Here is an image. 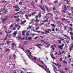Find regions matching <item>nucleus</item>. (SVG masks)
Here are the masks:
<instances>
[{
  "label": "nucleus",
  "mask_w": 73,
  "mask_h": 73,
  "mask_svg": "<svg viewBox=\"0 0 73 73\" xmlns=\"http://www.w3.org/2000/svg\"><path fill=\"white\" fill-rule=\"evenodd\" d=\"M9 16H5L4 17V18H2V23H3V24H4L5 23V21L6 20H7V19H8V17H9Z\"/></svg>",
  "instance_id": "1"
},
{
  "label": "nucleus",
  "mask_w": 73,
  "mask_h": 73,
  "mask_svg": "<svg viewBox=\"0 0 73 73\" xmlns=\"http://www.w3.org/2000/svg\"><path fill=\"white\" fill-rule=\"evenodd\" d=\"M63 46H64V44H62V45H59L58 46L59 48L61 49V50L63 49Z\"/></svg>",
  "instance_id": "2"
},
{
  "label": "nucleus",
  "mask_w": 73,
  "mask_h": 73,
  "mask_svg": "<svg viewBox=\"0 0 73 73\" xmlns=\"http://www.w3.org/2000/svg\"><path fill=\"white\" fill-rule=\"evenodd\" d=\"M18 39L19 40H20V41H21V40H25V38L23 37V38H22L21 36H19L18 37Z\"/></svg>",
  "instance_id": "3"
},
{
  "label": "nucleus",
  "mask_w": 73,
  "mask_h": 73,
  "mask_svg": "<svg viewBox=\"0 0 73 73\" xmlns=\"http://www.w3.org/2000/svg\"><path fill=\"white\" fill-rule=\"evenodd\" d=\"M36 46H37V47H38V48H39L40 49H41V47H40L42 46V45H41V44H37V45Z\"/></svg>",
  "instance_id": "4"
},
{
  "label": "nucleus",
  "mask_w": 73,
  "mask_h": 73,
  "mask_svg": "<svg viewBox=\"0 0 73 73\" xmlns=\"http://www.w3.org/2000/svg\"><path fill=\"white\" fill-rule=\"evenodd\" d=\"M38 6L39 7H40V8L42 10V11H43L44 12H45V9H44V8H43L42 7H41V5H39Z\"/></svg>",
  "instance_id": "5"
},
{
  "label": "nucleus",
  "mask_w": 73,
  "mask_h": 73,
  "mask_svg": "<svg viewBox=\"0 0 73 73\" xmlns=\"http://www.w3.org/2000/svg\"><path fill=\"white\" fill-rule=\"evenodd\" d=\"M54 64L56 66H58V67H59V68H60V67H61V65H60L59 64H58L55 63H54Z\"/></svg>",
  "instance_id": "6"
},
{
  "label": "nucleus",
  "mask_w": 73,
  "mask_h": 73,
  "mask_svg": "<svg viewBox=\"0 0 73 73\" xmlns=\"http://www.w3.org/2000/svg\"><path fill=\"white\" fill-rule=\"evenodd\" d=\"M45 7L46 9L47 10V12H49V8H48V6H47L46 5H45Z\"/></svg>",
  "instance_id": "7"
},
{
  "label": "nucleus",
  "mask_w": 73,
  "mask_h": 73,
  "mask_svg": "<svg viewBox=\"0 0 73 73\" xmlns=\"http://www.w3.org/2000/svg\"><path fill=\"white\" fill-rule=\"evenodd\" d=\"M13 8H16L17 9H20L19 7H18V5L14 6H13Z\"/></svg>",
  "instance_id": "8"
},
{
  "label": "nucleus",
  "mask_w": 73,
  "mask_h": 73,
  "mask_svg": "<svg viewBox=\"0 0 73 73\" xmlns=\"http://www.w3.org/2000/svg\"><path fill=\"white\" fill-rule=\"evenodd\" d=\"M26 22V21L25 20H24V21L21 22V25L24 24V23H25Z\"/></svg>",
  "instance_id": "9"
},
{
  "label": "nucleus",
  "mask_w": 73,
  "mask_h": 73,
  "mask_svg": "<svg viewBox=\"0 0 73 73\" xmlns=\"http://www.w3.org/2000/svg\"><path fill=\"white\" fill-rule=\"evenodd\" d=\"M32 59L33 60L35 61H36V59H37V58L36 57L34 56L32 58Z\"/></svg>",
  "instance_id": "10"
},
{
  "label": "nucleus",
  "mask_w": 73,
  "mask_h": 73,
  "mask_svg": "<svg viewBox=\"0 0 73 73\" xmlns=\"http://www.w3.org/2000/svg\"><path fill=\"white\" fill-rule=\"evenodd\" d=\"M41 63H42V64H44V66H45L46 68H47V66H46V65H45V64L44 63V62H43V61H42V60L41 61Z\"/></svg>",
  "instance_id": "11"
},
{
  "label": "nucleus",
  "mask_w": 73,
  "mask_h": 73,
  "mask_svg": "<svg viewBox=\"0 0 73 73\" xmlns=\"http://www.w3.org/2000/svg\"><path fill=\"white\" fill-rule=\"evenodd\" d=\"M50 55L51 56V57L53 59H55V58L54 57H53V55L50 54Z\"/></svg>",
  "instance_id": "12"
},
{
  "label": "nucleus",
  "mask_w": 73,
  "mask_h": 73,
  "mask_svg": "<svg viewBox=\"0 0 73 73\" xmlns=\"http://www.w3.org/2000/svg\"><path fill=\"white\" fill-rule=\"evenodd\" d=\"M62 21H68V19H66L65 18H62L61 20Z\"/></svg>",
  "instance_id": "13"
},
{
  "label": "nucleus",
  "mask_w": 73,
  "mask_h": 73,
  "mask_svg": "<svg viewBox=\"0 0 73 73\" xmlns=\"http://www.w3.org/2000/svg\"><path fill=\"white\" fill-rule=\"evenodd\" d=\"M48 19H46V20H44V21H43L42 22V23H46V22H48Z\"/></svg>",
  "instance_id": "14"
},
{
  "label": "nucleus",
  "mask_w": 73,
  "mask_h": 73,
  "mask_svg": "<svg viewBox=\"0 0 73 73\" xmlns=\"http://www.w3.org/2000/svg\"><path fill=\"white\" fill-rule=\"evenodd\" d=\"M26 52H28V53H29V54H31V52H30V50H26Z\"/></svg>",
  "instance_id": "15"
},
{
  "label": "nucleus",
  "mask_w": 73,
  "mask_h": 73,
  "mask_svg": "<svg viewBox=\"0 0 73 73\" xmlns=\"http://www.w3.org/2000/svg\"><path fill=\"white\" fill-rule=\"evenodd\" d=\"M67 8H66V6H64V9H65V10H67V8H68V7H69V6H68Z\"/></svg>",
  "instance_id": "16"
},
{
  "label": "nucleus",
  "mask_w": 73,
  "mask_h": 73,
  "mask_svg": "<svg viewBox=\"0 0 73 73\" xmlns=\"http://www.w3.org/2000/svg\"><path fill=\"white\" fill-rule=\"evenodd\" d=\"M5 8H4L3 9L1 8V11H0V12H3V10H5Z\"/></svg>",
  "instance_id": "17"
},
{
  "label": "nucleus",
  "mask_w": 73,
  "mask_h": 73,
  "mask_svg": "<svg viewBox=\"0 0 73 73\" xmlns=\"http://www.w3.org/2000/svg\"><path fill=\"white\" fill-rule=\"evenodd\" d=\"M17 33H16L15 31L14 33H13L14 36H16V35H17Z\"/></svg>",
  "instance_id": "18"
},
{
  "label": "nucleus",
  "mask_w": 73,
  "mask_h": 73,
  "mask_svg": "<svg viewBox=\"0 0 73 73\" xmlns=\"http://www.w3.org/2000/svg\"><path fill=\"white\" fill-rule=\"evenodd\" d=\"M40 41L41 42H43V43H44V44H48L46 42H44V40H40Z\"/></svg>",
  "instance_id": "19"
},
{
  "label": "nucleus",
  "mask_w": 73,
  "mask_h": 73,
  "mask_svg": "<svg viewBox=\"0 0 73 73\" xmlns=\"http://www.w3.org/2000/svg\"><path fill=\"white\" fill-rule=\"evenodd\" d=\"M63 62L64 64H68V62L65 60H63Z\"/></svg>",
  "instance_id": "20"
},
{
  "label": "nucleus",
  "mask_w": 73,
  "mask_h": 73,
  "mask_svg": "<svg viewBox=\"0 0 73 73\" xmlns=\"http://www.w3.org/2000/svg\"><path fill=\"white\" fill-rule=\"evenodd\" d=\"M38 66H40V67H41V68L42 69H43V68H44V66H41V65H40L39 64H38Z\"/></svg>",
  "instance_id": "21"
},
{
  "label": "nucleus",
  "mask_w": 73,
  "mask_h": 73,
  "mask_svg": "<svg viewBox=\"0 0 73 73\" xmlns=\"http://www.w3.org/2000/svg\"><path fill=\"white\" fill-rule=\"evenodd\" d=\"M36 11L33 12V13L31 15H32V16H34V15H35V14H36Z\"/></svg>",
  "instance_id": "22"
},
{
  "label": "nucleus",
  "mask_w": 73,
  "mask_h": 73,
  "mask_svg": "<svg viewBox=\"0 0 73 73\" xmlns=\"http://www.w3.org/2000/svg\"><path fill=\"white\" fill-rule=\"evenodd\" d=\"M41 13H40L38 15V17L39 18H40V17H41Z\"/></svg>",
  "instance_id": "23"
},
{
  "label": "nucleus",
  "mask_w": 73,
  "mask_h": 73,
  "mask_svg": "<svg viewBox=\"0 0 73 73\" xmlns=\"http://www.w3.org/2000/svg\"><path fill=\"white\" fill-rule=\"evenodd\" d=\"M70 29L69 30L70 31H72V30H73V28H72L71 27H70Z\"/></svg>",
  "instance_id": "24"
},
{
  "label": "nucleus",
  "mask_w": 73,
  "mask_h": 73,
  "mask_svg": "<svg viewBox=\"0 0 73 73\" xmlns=\"http://www.w3.org/2000/svg\"><path fill=\"white\" fill-rule=\"evenodd\" d=\"M34 3V2L33 1H32L31 2V6H33V4Z\"/></svg>",
  "instance_id": "25"
},
{
  "label": "nucleus",
  "mask_w": 73,
  "mask_h": 73,
  "mask_svg": "<svg viewBox=\"0 0 73 73\" xmlns=\"http://www.w3.org/2000/svg\"><path fill=\"white\" fill-rule=\"evenodd\" d=\"M11 42H9L8 40L6 42L7 44H8Z\"/></svg>",
  "instance_id": "26"
},
{
  "label": "nucleus",
  "mask_w": 73,
  "mask_h": 73,
  "mask_svg": "<svg viewBox=\"0 0 73 73\" xmlns=\"http://www.w3.org/2000/svg\"><path fill=\"white\" fill-rule=\"evenodd\" d=\"M25 17H26L27 19H29V18H28V17L27 15V14L25 15Z\"/></svg>",
  "instance_id": "27"
},
{
  "label": "nucleus",
  "mask_w": 73,
  "mask_h": 73,
  "mask_svg": "<svg viewBox=\"0 0 73 73\" xmlns=\"http://www.w3.org/2000/svg\"><path fill=\"white\" fill-rule=\"evenodd\" d=\"M39 37H38V36H36L34 38V39H35V40H36V39H37V38H38Z\"/></svg>",
  "instance_id": "28"
},
{
  "label": "nucleus",
  "mask_w": 73,
  "mask_h": 73,
  "mask_svg": "<svg viewBox=\"0 0 73 73\" xmlns=\"http://www.w3.org/2000/svg\"><path fill=\"white\" fill-rule=\"evenodd\" d=\"M58 42L59 44H61V40H58Z\"/></svg>",
  "instance_id": "29"
},
{
  "label": "nucleus",
  "mask_w": 73,
  "mask_h": 73,
  "mask_svg": "<svg viewBox=\"0 0 73 73\" xmlns=\"http://www.w3.org/2000/svg\"><path fill=\"white\" fill-rule=\"evenodd\" d=\"M69 33H70V35H71V36H73V33L72 32H70Z\"/></svg>",
  "instance_id": "30"
},
{
  "label": "nucleus",
  "mask_w": 73,
  "mask_h": 73,
  "mask_svg": "<svg viewBox=\"0 0 73 73\" xmlns=\"http://www.w3.org/2000/svg\"><path fill=\"white\" fill-rule=\"evenodd\" d=\"M59 54H58V55H61V51L60 50L59 51Z\"/></svg>",
  "instance_id": "31"
},
{
  "label": "nucleus",
  "mask_w": 73,
  "mask_h": 73,
  "mask_svg": "<svg viewBox=\"0 0 73 73\" xmlns=\"http://www.w3.org/2000/svg\"><path fill=\"white\" fill-rule=\"evenodd\" d=\"M50 46V44H49L47 45V48H49Z\"/></svg>",
  "instance_id": "32"
},
{
  "label": "nucleus",
  "mask_w": 73,
  "mask_h": 73,
  "mask_svg": "<svg viewBox=\"0 0 73 73\" xmlns=\"http://www.w3.org/2000/svg\"><path fill=\"white\" fill-rule=\"evenodd\" d=\"M20 21V19H19L15 20V21H16L17 22H18V21Z\"/></svg>",
  "instance_id": "33"
},
{
  "label": "nucleus",
  "mask_w": 73,
  "mask_h": 73,
  "mask_svg": "<svg viewBox=\"0 0 73 73\" xmlns=\"http://www.w3.org/2000/svg\"><path fill=\"white\" fill-rule=\"evenodd\" d=\"M51 25L52 27H55V25H54V24H51Z\"/></svg>",
  "instance_id": "34"
},
{
  "label": "nucleus",
  "mask_w": 73,
  "mask_h": 73,
  "mask_svg": "<svg viewBox=\"0 0 73 73\" xmlns=\"http://www.w3.org/2000/svg\"><path fill=\"white\" fill-rule=\"evenodd\" d=\"M31 39H32V37H29L28 38V40H32Z\"/></svg>",
  "instance_id": "35"
},
{
  "label": "nucleus",
  "mask_w": 73,
  "mask_h": 73,
  "mask_svg": "<svg viewBox=\"0 0 73 73\" xmlns=\"http://www.w3.org/2000/svg\"><path fill=\"white\" fill-rule=\"evenodd\" d=\"M13 57H14V58L16 57V54H13Z\"/></svg>",
  "instance_id": "36"
},
{
  "label": "nucleus",
  "mask_w": 73,
  "mask_h": 73,
  "mask_svg": "<svg viewBox=\"0 0 73 73\" xmlns=\"http://www.w3.org/2000/svg\"><path fill=\"white\" fill-rule=\"evenodd\" d=\"M36 23H38L39 22V20L37 19H36Z\"/></svg>",
  "instance_id": "37"
},
{
  "label": "nucleus",
  "mask_w": 73,
  "mask_h": 73,
  "mask_svg": "<svg viewBox=\"0 0 73 73\" xmlns=\"http://www.w3.org/2000/svg\"><path fill=\"white\" fill-rule=\"evenodd\" d=\"M25 33V31H23L22 33V34L23 35H24Z\"/></svg>",
  "instance_id": "38"
},
{
  "label": "nucleus",
  "mask_w": 73,
  "mask_h": 73,
  "mask_svg": "<svg viewBox=\"0 0 73 73\" xmlns=\"http://www.w3.org/2000/svg\"><path fill=\"white\" fill-rule=\"evenodd\" d=\"M45 32H47V33H50V32H49V31H47V30H46L45 31Z\"/></svg>",
  "instance_id": "39"
},
{
  "label": "nucleus",
  "mask_w": 73,
  "mask_h": 73,
  "mask_svg": "<svg viewBox=\"0 0 73 73\" xmlns=\"http://www.w3.org/2000/svg\"><path fill=\"white\" fill-rule=\"evenodd\" d=\"M3 13H4V14H6V13H7V11H4L3 12Z\"/></svg>",
  "instance_id": "40"
},
{
  "label": "nucleus",
  "mask_w": 73,
  "mask_h": 73,
  "mask_svg": "<svg viewBox=\"0 0 73 73\" xmlns=\"http://www.w3.org/2000/svg\"><path fill=\"white\" fill-rule=\"evenodd\" d=\"M13 24H12L10 26L9 28H12V27H13Z\"/></svg>",
  "instance_id": "41"
},
{
  "label": "nucleus",
  "mask_w": 73,
  "mask_h": 73,
  "mask_svg": "<svg viewBox=\"0 0 73 73\" xmlns=\"http://www.w3.org/2000/svg\"><path fill=\"white\" fill-rule=\"evenodd\" d=\"M27 42H28V41L24 42L23 43V44H26Z\"/></svg>",
  "instance_id": "42"
},
{
  "label": "nucleus",
  "mask_w": 73,
  "mask_h": 73,
  "mask_svg": "<svg viewBox=\"0 0 73 73\" xmlns=\"http://www.w3.org/2000/svg\"><path fill=\"white\" fill-rule=\"evenodd\" d=\"M58 1H56L54 2V3H58Z\"/></svg>",
  "instance_id": "43"
},
{
  "label": "nucleus",
  "mask_w": 73,
  "mask_h": 73,
  "mask_svg": "<svg viewBox=\"0 0 73 73\" xmlns=\"http://www.w3.org/2000/svg\"><path fill=\"white\" fill-rule=\"evenodd\" d=\"M47 30L48 31H49L50 32H51L52 31V30L51 29H47Z\"/></svg>",
  "instance_id": "44"
},
{
  "label": "nucleus",
  "mask_w": 73,
  "mask_h": 73,
  "mask_svg": "<svg viewBox=\"0 0 73 73\" xmlns=\"http://www.w3.org/2000/svg\"><path fill=\"white\" fill-rule=\"evenodd\" d=\"M60 40H62V41H64L65 40V38H64L63 39L62 38H60Z\"/></svg>",
  "instance_id": "45"
},
{
  "label": "nucleus",
  "mask_w": 73,
  "mask_h": 73,
  "mask_svg": "<svg viewBox=\"0 0 73 73\" xmlns=\"http://www.w3.org/2000/svg\"><path fill=\"white\" fill-rule=\"evenodd\" d=\"M40 38H44V36H40Z\"/></svg>",
  "instance_id": "46"
},
{
  "label": "nucleus",
  "mask_w": 73,
  "mask_h": 73,
  "mask_svg": "<svg viewBox=\"0 0 73 73\" xmlns=\"http://www.w3.org/2000/svg\"><path fill=\"white\" fill-rule=\"evenodd\" d=\"M64 28H65V29H64V31H66V30L67 29V27L66 26V27H64Z\"/></svg>",
  "instance_id": "47"
},
{
  "label": "nucleus",
  "mask_w": 73,
  "mask_h": 73,
  "mask_svg": "<svg viewBox=\"0 0 73 73\" xmlns=\"http://www.w3.org/2000/svg\"><path fill=\"white\" fill-rule=\"evenodd\" d=\"M10 50V49H7L6 50L5 52H8V51H9V50Z\"/></svg>",
  "instance_id": "48"
},
{
  "label": "nucleus",
  "mask_w": 73,
  "mask_h": 73,
  "mask_svg": "<svg viewBox=\"0 0 73 73\" xmlns=\"http://www.w3.org/2000/svg\"><path fill=\"white\" fill-rule=\"evenodd\" d=\"M41 34H42V35H44V34H45V33L44 32H41Z\"/></svg>",
  "instance_id": "49"
},
{
  "label": "nucleus",
  "mask_w": 73,
  "mask_h": 73,
  "mask_svg": "<svg viewBox=\"0 0 73 73\" xmlns=\"http://www.w3.org/2000/svg\"><path fill=\"white\" fill-rule=\"evenodd\" d=\"M70 57H71V56H70V55H68L67 56L68 58H70Z\"/></svg>",
  "instance_id": "50"
},
{
  "label": "nucleus",
  "mask_w": 73,
  "mask_h": 73,
  "mask_svg": "<svg viewBox=\"0 0 73 73\" xmlns=\"http://www.w3.org/2000/svg\"><path fill=\"white\" fill-rule=\"evenodd\" d=\"M20 10L19 9H16L15 10V11H16L17 12L18 11H19Z\"/></svg>",
  "instance_id": "51"
},
{
  "label": "nucleus",
  "mask_w": 73,
  "mask_h": 73,
  "mask_svg": "<svg viewBox=\"0 0 73 73\" xmlns=\"http://www.w3.org/2000/svg\"><path fill=\"white\" fill-rule=\"evenodd\" d=\"M36 32L37 33H40V31H36Z\"/></svg>",
  "instance_id": "52"
},
{
  "label": "nucleus",
  "mask_w": 73,
  "mask_h": 73,
  "mask_svg": "<svg viewBox=\"0 0 73 73\" xmlns=\"http://www.w3.org/2000/svg\"><path fill=\"white\" fill-rule=\"evenodd\" d=\"M38 18V15L36 16V17H35L36 19H37Z\"/></svg>",
  "instance_id": "53"
},
{
  "label": "nucleus",
  "mask_w": 73,
  "mask_h": 73,
  "mask_svg": "<svg viewBox=\"0 0 73 73\" xmlns=\"http://www.w3.org/2000/svg\"><path fill=\"white\" fill-rule=\"evenodd\" d=\"M71 39L72 40H73V36H71Z\"/></svg>",
  "instance_id": "54"
},
{
  "label": "nucleus",
  "mask_w": 73,
  "mask_h": 73,
  "mask_svg": "<svg viewBox=\"0 0 73 73\" xmlns=\"http://www.w3.org/2000/svg\"><path fill=\"white\" fill-rule=\"evenodd\" d=\"M63 36H65V37H67V36H68L67 35H65V34H63Z\"/></svg>",
  "instance_id": "55"
},
{
  "label": "nucleus",
  "mask_w": 73,
  "mask_h": 73,
  "mask_svg": "<svg viewBox=\"0 0 73 73\" xmlns=\"http://www.w3.org/2000/svg\"><path fill=\"white\" fill-rule=\"evenodd\" d=\"M60 73H65V72L64 71H60Z\"/></svg>",
  "instance_id": "56"
},
{
  "label": "nucleus",
  "mask_w": 73,
  "mask_h": 73,
  "mask_svg": "<svg viewBox=\"0 0 73 73\" xmlns=\"http://www.w3.org/2000/svg\"><path fill=\"white\" fill-rule=\"evenodd\" d=\"M62 12H64V13H65V12H66V11H65V10H62Z\"/></svg>",
  "instance_id": "57"
},
{
  "label": "nucleus",
  "mask_w": 73,
  "mask_h": 73,
  "mask_svg": "<svg viewBox=\"0 0 73 73\" xmlns=\"http://www.w3.org/2000/svg\"><path fill=\"white\" fill-rule=\"evenodd\" d=\"M2 3H5L7 2V1H2Z\"/></svg>",
  "instance_id": "58"
},
{
  "label": "nucleus",
  "mask_w": 73,
  "mask_h": 73,
  "mask_svg": "<svg viewBox=\"0 0 73 73\" xmlns=\"http://www.w3.org/2000/svg\"><path fill=\"white\" fill-rule=\"evenodd\" d=\"M12 45L13 46H15V43H13L12 44Z\"/></svg>",
  "instance_id": "59"
},
{
  "label": "nucleus",
  "mask_w": 73,
  "mask_h": 73,
  "mask_svg": "<svg viewBox=\"0 0 73 73\" xmlns=\"http://www.w3.org/2000/svg\"><path fill=\"white\" fill-rule=\"evenodd\" d=\"M22 3H23L20 2L19 3V5H21V4Z\"/></svg>",
  "instance_id": "60"
},
{
  "label": "nucleus",
  "mask_w": 73,
  "mask_h": 73,
  "mask_svg": "<svg viewBox=\"0 0 73 73\" xmlns=\"http://www.w3.org/2000/svg\"><path fill=\"white\" fill-rule=\"evenodd\" d=\"M72 48H73L71 47V48H70L69 49L70 50H72Z\"/></svg>",
  "instance_id": "61"
},
{
  "label": "nucleus",
  "mask_w": 73,
  "mask_h": 73,
  "mask_svg": "<svg viewBox=\"0 0 73 73\" xmlns=\"http://www.w3.org/2000/svg\"><path fill=\"white\" fill-rule=\"evenodd\" d=\"M16 71V70H14V72H13L14 73H17V72Z\"/></svg>",
  "instance_id": "62"
},
{
  "label": "nucleus",
  "mask_w": 73,
  "mask_h": 73,
  "mask_svg": "<svg viewBox=\"0 0 73 73\" xmlns=\"http://www.w3.org/2000/svg\"><path fill=\"white\" fill-rule=\"evenodd\" d=\"M66 37H67V38H68V39H70V37H69V36H67Z\"/></svg>",
  "instance_id": "63"
},
{
  "label": "nucleus",
  "mask_w": 73,
  "mask_h": 73,
  "mask_svg": "<svg viewBox=\"0 0 73 73\" xmlns=\"http://www.w3.org/2000/svg\"><path fill=\"white\" fill-rule=\"evenodd\" d=\"M55 30H54V28H53L52 30V31H54Z\"/></svg>",
  "instance_id": "64"
}]
</instances>
